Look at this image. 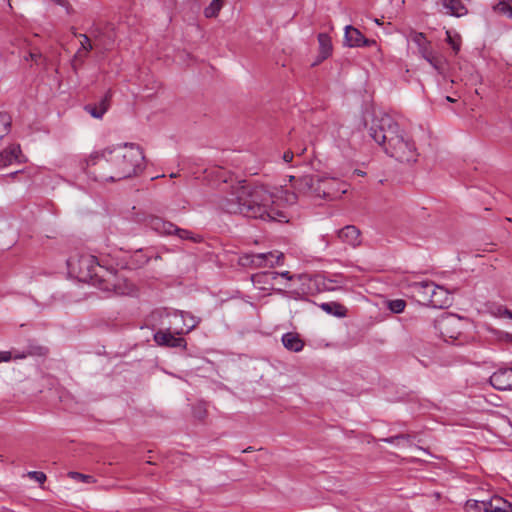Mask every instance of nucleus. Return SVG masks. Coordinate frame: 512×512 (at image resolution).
Segmentation results:
<instances>
[{"mask_svg": "<svg viewBox=\"0 0 512 512\" xmlns=\"http://www.w3.org/2000/svg\"><path fill=\"white\" fill-rule=\"evenodd\" d=\"M219 206L230 214H240L248 218L264 221L287 222L282 196L277 189H270L265 185H251L245 181L231 186Z\"/></svg>", "mask_w": 512, "mask_h": 512, "instance_id": "1", "label": "nucleus"}, {"mask_svg": "<svg viewBox=\"0 0 512 512\" xmlns=\"http://www.w3.org/2000/svg\"><path fill=\"white\" fill-rule=\"evenodd\" d=\"M88 173L96 181H120L138 175L144 169V154L139 146L125 143L107 147L90 155Z\"/></svg>", "mask_w": 512, "mask_h": 512, "instance_id": "2", "label": "nucleus"}, {"mask_svg": "<svg viewBox=\"0 0 512 512\" xmlns=\"http://www.w3.org/2000/svg\"><path fill=\"white\" fill-rule=\"evenodd\" d=\"M370 137L385 153L401 163H415L419 152L413 138L388 114L375 116L369 128Z\"/></svg>", "mask_w": 512, "mask_h": 512, "instance_id": "3", "label": "nucleus"}, {"mask_svg": "<svg viewBox=\"0 0 512 512\" xmlns=\"http://www.w3.org/2000/svg\"><path fill=\"white\" fill-rule=\"evenodd\" d=\"M69 273L82 282H90L103 291L118 292L120 277L117 270L102 265L98 259L90 254L72 255L67 260Z\"/></svg>", "mask_w": 512, "mask_h": 512, "instance_id": "4", "label": "nucleus"}, {"mask_svg": "<svg viewBox=\"0 0 512 512\" xmlns=\"http://www.w3.org/2000/svg\"><path fill=\"white\" fill-rule=\"evenodd\" d=\"M347 192V185L338 179L323 177L317 178V185L314 190V197L335 200Z\"/></svg>", "mask_w": 512, "mask_h": 512, "instance_id": "5", "label": "nucleus"}, {"mask_svg": "<svg viewBox=\"0 0 512 512\" xmlns=\"http://www.w3.org/2000/svg\"><path fill=\"white\" fill-rule=\"evenodd\" d=\"M290 181H294V189L296 192L281 191L284 194V202L288 205L296 203L298 194L314 197V190L317 185V178L312 175H304L301 177L290 176Z\"/></svg>", "mask_w": 512, "mask_h": 512, "instance_id": "6", "label": "nucleus"}, {"mask_svg": "<svg viewBox=\"0 0 512 512\" xmlns=\"http://www.w3.org/2000/svg\"><path fill=\"white\" fill-rule=\"evenodd\" d=\"M344 44L348 47L377 46L374 39L366 38L357 28L351 25L345 27Z\"/></svg>", "mask_w": 512, "mask_h": 512, "instance_id": "7", "label": "nucleus"}, {"mask_svg": "<svg viewBox=\"0 0 512 512\" xmlns=\"http://www.w3.org/2000/svg\"><path fill=\"white\" fill-rule=\"evenodd\" d=\"M169 328L160 329L155 332L153 338L154 341L160 346L166 347H186V341L184 338L179 337Z\"/></svg>", "mask_w": 512, "mask_h": 512, "instance_id": "8", "label": "nucleus"}, {"mask_svg": "<svg viewBox=\"0 0 512 512\" xmlns=\"http://www.w3.org/2000/svg\"><path fill=\"white\" fill-rule=\"evenodd\" d=\"M490 384L497 390L512 389V367L495 371L490 376Z\"/></svg>", "mask_w": 512, "mask_h": 512, "instance_id": "9", "label": "nucleus"}, {"mask_svg": "<svg viewBox=\"0 0 512 512\" xmlns=\"http://www.w3.org/2000/svg\"><path fill=\"white\" fill-rule=\"evenodd\" d=\"M413 289L418 297V301L430 306L431 299L433 297V291L435 290V283L431 281L417 282L413 284Z\"/></svg>", "mask_w": 512, "mask_h": 512, "instance_id": "10", "label": "nucleus"}, {"mask_svg": "<svg viewBox=\"0 0 512 512\" xmlns=\"http://www.w3.org/2000/svg\"><path fill=\"white\" fill-rule=\"evenodd\" d=\"M338 238L352 247H357L361 243L360 230L354 225H347L337 232Z\"/></svg>", "mask_w": 512, "mask_h": 512, "instance_id": "11", "label": "nucleus"}, {"mask_svg": "<svg viewBox=\"0 0 512 512\" xmlns=\"http://www.w3.org/2000/svg\"><path fill=\"white\" fill-rule=\"evenodd\" d=\"M459 323H460V318H458L454 315H446L437 320V327L443 337H448L450 339H456L458 332L450 333L449 329L458 326Z\"/></svg>", "mask_w": 512, "mask_h": 512, "instance_id": "12", "label": "nucleus"}, {"mask_svg": "<svg viewBox=\"0 0 512 512\" xmlns=\"http://www.w3.org/2000/svg\"><path fill=\"white\" fill-rule=\"evenodd\" d=\"M147 226L161 235L174 234L175 225L172 222L166 221L160 217L152 216L147 220Z\"/></svg>", "mask_w": 512, "mask_h": 512, "instance_id": "13", "label": "nucleus"}, {"mask_svg": "<svg viewBox=\"0 0 512 512\" xmlns=\"http://www.w3.org/2000/svg\"><path fill=\"white\" fill-rule=\"evenodd\" d=\"M166 317L169 320L167 328L172 330L176 335L186 334L184 324L186 312L174 311L172 313H167Z\"/></svg>", "mask_w": 512, "mask_h": 512, "instance_id": "14", "label": "nucleus"}, {"mask_svg": "<svg viewBox=\"0 0 512 512\" xmlns=\"http://www.w3.org/2000/svg\"><path fill=\"white\" fill-rule=\"evenodd\" d=\"M452 302V296L450 292L443 286L435 284V290L433 291V297L431 299L430 306L433 308H445L448 307Z\"/></svg>", "mask_w": 512, "mask_h": 512, "instance_id": "15", "label": "nucleus"}, {"mask_svg": "<svg viewBox=\"0 0 512 512\" xmlns=\"http://www.w3.org/2000/svg\"><path fill=\"white\" fill-rule=\"evenodd\" d=\"M408 39L418 47V51L422 57H428L430 52H432L430 41L423 33L411 31Z\"/></svg>", "mask_w": 512, "mask_h": 512, "instance_id": "16", "label": "nucleus"}, {"mask_svg": "<svg viewBox=\"0 0 512 512\" xmlns=\"http://www.w3.org/2000/svg\"><path fill=\"white\" fill-rule=\"evenodd\" d=\"M21 148L18 144H12L0 152V166L6 167L13 162H20Z\"/></svg>", "mask_w": 512, "mask_h": 512, "instance_id": "17", "label": "nucleus"}, {"mask_svg": "<svg viewBox=\"0 0 512 512\" xmlns=\"http://www.w3.org/2000/svg\"><path fill=\"white\" fill-rule=\"evenodd\" d=\"M319 55L315 64H318L332 55L333 46L331 37L326 33L318 35Z\"/></svg>", "mask_w": 512, "mask_h": 512, "instance_id": "18", "label": "nucleus"}, {"mask_svg": "<svg viewBox=\"0 0 512 512\" xmlns=\"http://www.w3.org/2000/svg\"><path fill=\"white\" fill-rule=\"evenodd\" d=\"M446 13L455 16L462 17L468 13L466 6L461 0H439Z\"/></svg>", "mask_w": 512, "mask_h": 512, "instance_id": "19", "label": "nucleus"}, {"mask_svg": "<svg viewBox=\"0 0 512 512\" xmlns=\"http://www.w3.org/2000/svg\"><path fill=\"white\" fill-rule=\"evenodd\" d=\"M110 95H105L98 104H88L84 107L93 118L101 119L109 108Z\"/></svg>", "mask_w": 512, "mask_h": 512, "instance_id": "20", "label": "nucleus"}, {"mask_svg": "<svg viewBox=\"0 0 512 512\" xmlns=\"http://www.w3.org/2000/svg\"><path fill=\"white\" fill-rule=\"evenodd\" d=\"M283 346L293 352H300L304 347V342L297 333L287 332L282 335Z\"/></svg>", "mask_w": 512, "mask_h": 512, "instance_id": "21", "label": "nucleus"}, {"mask_svg": "<svg viewBox=\"0 0 512 512\" xmlns=\"http://www.w3.org/2000/svg\"><path fill=\"white\" fill-rule=\"evenodd\" d=\"M279 276L287 279V280H292L293 276L290 274L289 271H284V272H274V271H265V272H262V273H258V274H255L252 276V281L254 283H269V282H272L273 280L277 279Z\"/></svg>", "mask_w": 512, "mask_h": 512, "instance_id": "22", "label": "nucleus"}, {"mask_svg": "<svg viewBox=\"0 0 512 512\" xmlns=\"http://www.w3.org/2000/svg\"><path fill=\"white\" fill-rule=\"evenodd\" d=\"M487 512H506L512 507L502 497L494 496L489 501H485Z\"/></svg>", "mask_w": 512, "mask_h": 512, "instance_id": "23", "label": "nucleus"}, {"mask_svg": "<svg viewBox=\"0 0 512 512\" xmlns=\"http://www.w3.org/2000/svg\"><path fill=\"white\" fill-rule=\"evenodd\" d=\"M320 308L325 311L328 314L337 316V317H344L346 315L347 309L337 303V302H325L320 304Z\"/></svg>", "mask_w": 512, "mask_h": 512, "instance_id": "24", "label": "nucleus"}, {"mask_svg": "<svg viewBox=\"0 0 512 512\" xmlns=\"http://www.w3.org/2000/svg\"><path fill=\"white\" fill-rule=\"evenodd\" d=\"M271 256L270 253H258L247 256L250 259V264L255 268L269 267L267 260Z\"/></svg>", "mask_w": 512, "mask_h": 512, "instance_id": "25", "label": "nucleus"}, {"mask_svg": "<svg viewBox=\"0 0 512 512\" xmlns=\"http://www.w3.org/2000/svg\"><path fill=\"white\" fill-rule=\"evenodd\" d=\"M493 10L499 14L512 18V0H501L493 6Z\"/></svg>", "mask_w": 512, "mask_h": 512, "instance_id": "26", "label": "nucleus"}, {"mask_svg": "<svg viewBox=\"0 0 512 512\" xmlns=\"http://www.w3.org/2000/svg\"><path fill=\"white\" fill-rule=\"evenodd\" d=\"M224 0H213L208 7L204 10V15L207 18L216 17L223 7Z\"/></svg>", "mask_w": 512, "mask_h": 512, "instance_id": "27", "label": "nucleus"}, {"mask_svg": "<svg viewBox=\"0 0 512 512\" xmlns=\"http://www.w3.org/2000/svg\"><path fill=\"white\" fill-rule=\"evenodd\" d=\"M91 50H82V48H79L76 53L74 54V57L72 59L71 65L72 69L76 72L78 70V66L82 65L85 61V59L88 57Z\"/></svg>", "mask_w": 512, "mask_h": 512, "instance_id": "28", "label": "nucleus"}, {"mask_svg": "<svg viewBox=\"0 0 512 512\" xmlns=\"http://www.w3.org/2000/svg\"><path fill=\"white\" fill-rule=\"evenodd\" d=\"M446 41L451 46L453 51L457 54L461 48V37L457 33L446 31Z\"/></svg>", "mask_w": 512, "mask_h": 512, "instance_id": "29", "label": "nucleus"}, {"mask_svg": "<svg viewBox=\"0 0 512 512\" xmlns=\"http://www.w3.org/2000/svg\"><path fill=\"white\" fill-rule=\"evenodd\" d=\"M383 441L389 444L404 445L410 444L412 442V437L409 434H399L384 438Z\"/></svg>", "mask_w": 512, "mask_h": 512, "instance_id": "30", "label": "nucleus"}, {"mask_svg": "<svg viewBox=\"0 0 512 512\" xmlns=\"http://www.w3.org/2000/svg\"><path fill=\"white\" fill-rule=\"evenodd\" d=\"M465 512H487L485 501L468 500L465 504Z\"/></svg>", "mask_w": 512, "mask_h": 512, "instance_id": "31", "label": "nucleus"}, {"mask_svg": "<svg viewBox=\"0 0 512 512\" xmlns=\"http://www.w3.org/2000/svg\"><path fill=\"white\" fill-rule=\"evenodd\" d=\"M11 117L7 113L0 112V140L9 133Z\"/></svg>", "mask_w": 512, "mask_h": 512, "instance_id": "32", "label": "nucleus"}, {"mask_svg": "<svg viewBox=\"0 0 512 512\" xmlns=\"http://www.w3.org/2000/svg\"><path fill=\"white\" fill-rule=\"evenodd\" d=\"M437 72L441 73L443 69V59L432 52L427 57H423Z\"/></svg>", "mask_w": 512, "mask_h": 512, "instance_id": "33", "label": "nucleus"}, {"mask_svg": "<svg viewBox=\"0 0 512 512\" xmlns=\"http://www.w3.org/2000/svg\"><path fill=\"white\" fill-rule=\"evenodd\" d=\"M406 307V302L403 299H394L388 302V308L395 314L402 313Z\"/></svg>", "mask_w": 512, "mask_h": 512, "instance_id": "34", "label": "nucleus"}, {"mask_svg": "<svg viewBox=\"0 0 512 512\" xmlns=\"http://www.w3.org/2000/svg\"><path fill=\"white\" fill-rule=\"evenodd\" d=\"M68 476L71 479H73L75 481H79V482H84V483H95L96 482V480L93 476L87 475V474H82L79 472L71 471L68 473Z\"/></svg>", "mask_w": 512, "mask_h": 512, "instance_id": "35", "label": "nucleus"}, {"mask_svg": "<svg viewBox=\"0 0 512 512\" xmlns=\"http://www.w3.org/2000/svg\"><path fill=\"white\" fill-rule=\"evenodd\" d=\"M200 323V319L193 316L192 314L186 312V317H185V332L186 333H189L190 331H192L198 324Z\"/></svg>", "mask_w": 512, "mask_h": 512, "instance_id": "36", "label": "nucleus"}, {"mask_svg": "<svg viewBox=\"0 0 512 512\" xmlns=\"http://www.w3.org/2000/svg\"><path fill=\"white\" fill-rule=\"evenodd\" d=\"M174 233L181 239H188V240H192L193 242L200 241L199 237H195L192 234V232H190L189 230L181 229V228H178L177 226H175Z\"/></svg>", "mask_w": 512, "mask_h": 512, "instance_id": "37", "label": "nucleus"}, {"mask_svg": "<svg viewBox=\"0 0 512 512\" xmlns=\"http://www.w3.org/2000/svg\"><path fill=\"white\" fill-rule=\"evenodd\" d=\"M271 256H269V259L267 260L269 267H274L276 265H280L283 263L284 255L280 252H269Z\"/></svg>", "mask_w": 512, "mask_h": 512, "instance_id": "38", "label": "nucleus"}, {"mask_svg": "<svg viewBox=\"0 0 512 512\" xmlns=\"http://www.w3.org/2000/svg\"><path fill=\"white\" fill-rule=\"evenodd\" d=\"M74 35L77 36L76 33H74ZM78 37L81 38L80 48H82L83 51L84 50H92L93 49L91 41H90L89 37L86 34H78Z\"/></svg>", "mask_w": 512, "mask_h": 512, "instance_id": "39", "label": "nucleus"}, {"mask_svg": "<svg viewBox=\"0 0 512 512\" xmlns=\"http://www.w3.org/2000/svg\"><path fill=\"white\" fill-rule=\"evenodd\" d=\"M28 477L37 481L40 484H43L46 480V475L40 471H30L28 472Z\"/></svg>", "mask_w": 512, "mask_h": 512, "instance_id": "40", "label": "nucleus"}, {"mask_svg": "<svg viewBox=\"0 0 512 512\" xmlns=\"http://www.w3.org/2000/svg\"><path fill=\"white\" fill-rule=\"evenodd\" d=\"M504 311H507V308L505 306H502V305L493 306L490 309V313L493 316L498 317V318H504L505 317Z\"/></svg>", "mask_w": 512, "mask_h": 512, "instance_id": "41", "label": "nucleus"}, {"mask_svg": "<svg viewBox=\"0 0 512 512\" xmlns=\"http://www.w3.org/2000/svg\"><path fill=\"white\" fill-rule=\"evenodd\" d=\"M12 358V354L9 351H1L0 352V363L8 362Z\"/></svg>", "mask_w": 512, "mask_h": 512, "instance_id": "42", "label": "nucleus"}, {"mask_svg": "<svg viewBox=\"0 0 512 512\" xmlns=\"http://www.w3.org/2000/svg\"><path fill=\"white\" fill-rule=\"evenodd\" d=\"M294 158V153L290 150L283 153L282 159L285 163H290Z\"/></svg>", "mask_w": 512, "mask_h": 512, "instance_id": "43", "label": "nucleus"}, {"mask_svg": "<svg viewBox=\"0 0 512 512\" xmlns=\"http://www.w3.org/2000/svg\"><path fill=\"white\" fill-rule=\"evenodd\" d=\"M505 313V317L504 318H508L510 320H512V311L507 309V311H504Z\"/></svg>", "mask_w": 512, "mask_h": 512, "instance_id": "44", "label": "nucleus"}, {"mask_svg": "<svg viewBox=\"0 0 512 512\" xmlns=\"http://www.w3.org/2000/svg\"><path fill=\"white\" fill-rule=\"evenodd\" d=\"M446 100H447V101H449V102H454V99H453V98H451L450 96H447V97H446Z\"/></svg>", "mask_w": 512, "mask_h": 512, "instance_id": "45", "label": "nucleus"}, {"mask_svg": "<svg viewBox=\"0 0 512 512\" xmlns=\"http://www.w3.org/2000/svg\"><path fill=\"white\" fill-rule=\"evenodd\" d=\"M506 336L509 341H512V335L507 334Z\"/></svg>", "mask_w": 512, "mask_h": 512, "instance_id": "46", "label": "nucleus"}, {"mask_svg": "<svg viewBox=\"0 0 512 512\" xmlns=\"http://www.w3.org/2000/svg\"><path fill=\"white\" fill-rule=\"evenodd\" d=\"M375 23H376V24H378V25H380V24H381V22H380V20H379V19H375Z\"/></svg>", "mask_w": 512, "mask_h": 512, "instance_id": "47", "label": "nucleus"}, {"mask_svg": "<svg viewBox=\"0 0 512 512\" xmlns=\"http://www.w3.org/2000/svg\"><path fill=\"white\" fill-rule=\"evenodd\" d=\"M18 172L11 173L10 176L15 177Z\"/></svg>", "mask_w": 512, "mask_h": 512, "instance_id": "48", "label": "nucleus"}, {"mask_svg": "<svg viewBox=\"0 0 512 512\" xmlns=\"http://www.w3.org/2000/svg\"><path fill=\"white\" fill-rule=\"evenodd\" d=\"M506 512H509V510H508V511H506Z\"/></svg>", "mask_w": 512, "mask_h": 512, "instance_id": "49", "label": "nucleus"}]
</instances>
